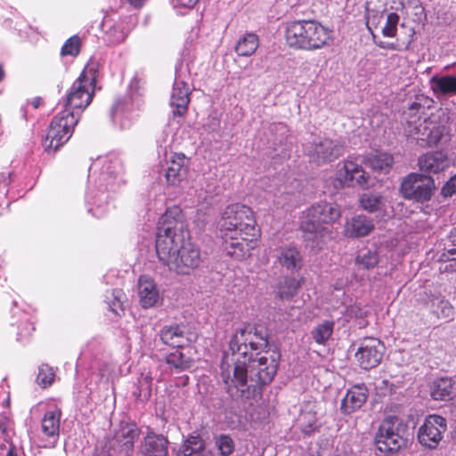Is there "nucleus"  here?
Segmentation results:
<instances>
[{
  "label": "nucleus",
  "instance_id": "1",
  "mask_svg": "<svg viewBox=\"0 0 456 456\" xmlns=\"http://www.w3.org/2000/svg\"><path fill=\"white\" fill-rule=\"evenodd\" d=\"M156 252L159 260L177 274H189L200 265V249L191 241L178 208L167 209L159 218Z\"/></svg>",
  "mask_w": 456,
  "mask_h": 456
},
{
  "label": "nucleus",
  "instance_id": "2",
  "mask_svg": "<svg viewBox=\"0 0 456 456\" xmlns=\"http://www.w3.org/2000/svg\"><path fill=\"white\" fill-rule=\"evenodd\" d=\"M267 346L265 335L255 328L246 326L236 330L229 344L232 365L228 362V355L225 354L220 373L225 389L232 397H244L254 387V378L249 377L247 363L248 347L251 350H264Z\"/></svg>",
  "mask_w": 456,
  "mask_h": 456
},
{
  "label": "nucleus",
  "instance_id": "3",
  "mask_svg": "<svg viewBox=\"0 0 456 456\" xmlns=\"http://www.w3.org/2000/svg\"><path fill=\"white\" fill-rule=\"evenodd\" d=\"M218 226L224 250L234 259H245L256 248L258 230L250 208L239 203L227 206Z\"/></svg>",
  "mask_w": 456,
  "mask_h": 456
},
{
  "label": "nucleus",
  "instance_id": "4",
  "mask_svg": "<svg viewBox=\"0 0 456 456\" xmlns=\"http://www.w3.org/2000/svg\"><path fill=\"white\" fill-rule=\"evenodd\" d=\"M341 216L338 205L321 201L302 211L299 228L307 247L321 250L332 239V231L322 224H332Z\"/></svg>",
  "mask_w": 456,
  "mask_h": 456
},
{
  "label": "nucleus",
  "instance_id": "5",
  "mask_svg": "<svg viewBox=\"0 0 456 456\" xmlns=\"http://www.w3.org/2000/svg\"><path fill=\"white\" fill-rule=\"evenodd\" d=\"M287 45L297 50L315 51L333 42V31L314 20H295L285 32Z\"/></svg>",
  "mask_w": 456,
  "mask_h": 456
},
{
  "label": "nucleus",
  "instance_id": "6",
  "mask_svg": "<svg viewBox=\"0 0 456 456\" xmlns=\"http://www.w3.org/2000/svg\"><path fill=\"white\" fill-rule=\"evenodd\" d=\"M123 173V165L118 158L112 157L102 160L99 188L90 190L87 193V201L92 205L89 211L96 217H102L108 209L110 195L105 190L110 189L115 191L118 187L125 183Z\"/></svg>",
  "mask_w": 456,
  "mask_h": 456
},
{
  "label": "nucleus",
  "instance_id": "7",
  "mask_svg": "<svg viewBox=\"0 0 456 456\" xmlns=\"http://www.w3.org/2000/svg\"><path fill=\"white\" fill-rule=\"evenodd\" d=\"M421 110L422 106L416 102L409 108L405 127L407 136L420 141L421 144L436 145L443 137L444 127L437 126L430 118L420 117L419 112Z\"/></svg>",
  "mask_w": 456,
  "mask_h": 456
},
{
  "label": "nucleus",
  "instance_id": "8",
  "mask_svg": "<svg viewBox=\"0 0 456 456\" xmlns=\"http://www.w3.org/2000/svg\"><path fill=\"white\" fill-rule=\"evenodd\" d=\"M95 71L86 67L72 84L67 94L64 109L74 111L79 118L80 113L90 104L94 93Z\"/></svg>",
  "mask_w": 456,
  "mask_h": 456
},
{
  "label": "nucleus",
  "instance_id": "9",
  "mask_svg": "<svg viewBox=\"0 0 456 456\" xmlns=\"http://www.w3.org/2000/svg\"><path fill=\"white\" fill-rule=\"evenodd\" d=\"M78 118L74 111L64 109L57 114L49 126L43 146L48 152L57 151L70 138Z\"/></svg>",
  "mask_w": 456,
  "mask_h": 456
},
{
  "label": "nucleus",
  "instance_id": "10",
  "mask_svg": "<svg viewBox=\"0 0 456 456\" xmlns=\"http://www.w3.org/2000/svg\"><path fill=\"white\" fill-rule=\"evenodd\" d=\"M257 350H251L248 347L247 355V363L249 377L254 378L252 383L255 390L257 385H265L270 383L278 368L279 354L275 352H265L259 355V353L254 354Z\"/></svg>",
  "mask_w": 456,
  "mask_h": 456
},
{
  "label": "nucleus",
  "instance_id": "11",
  "mask_svg": "<svg viewBox=\"0 0 456 456\" xmlns=\"http://www.w3.org/2000/svg\"><path fill=\"white\" fill-rule=\"evenodd\" d=\"M400 419L394 416L387 417L381 422L374 438L379 452L388 454L398 451L404 444L400 435Z\"/></svg>",
  "mask_w": 456,
  "mask_h": 456
},
{
  "label": "nucleus",
  "instance_id": "12",
  "mask_svg": "<svg viewBox=\"0 0 456 456\" xmlns=\"http://www.w3.org/2000/svg\"><path fill=\"white\" fill-rule=\"evenodd\" d=\"M435 189L434 180L428 175L411 173L401 183L400 191L404 199L425 202L431 199Z\"/></svg>",
  "mask_w": 456,
  "mask_h": 456
},
{
  "label": "nucleus",
  "instance_id": "13",
  "mask_svg": "<svg viewBox=\"0 0 456 456\" xmlns=\"http://www.w3.org/2000/svg\"><path fill=\"white\" fill-rule=\"evenodd\" d=\"M447 430L446 419L437 414L427 416L417 432V439L427 449H436Z\"/></svg>",
  "mask_w": 456,
  "mask_h": 456
},
{
  "label": "nucleus",
  "instance_id": "14",
  "mask_svg": "<svg viewBox=\"0 0 456 456\" xmlns=\"http://www.w3.org/2000/svg\"><path fill=\"white\" fill-rule=\"evenodd\" d=\"M346 144L341 138L322 137L315 140L308 150L311 161L318 165L330 163L342 156Z\"/></svg>",
  "mask_w": 456,
  "mask_h": 456
},
{
  "label": "nucleus",
  "instance_id": "15",
  "mask_svg": "<svg viewBox=\"0 0 456 456\" xmlns=\"http://www.w3.org/2000/svg\"><path fill=\"white\" fill-rule=\"evenodd\" d=\"M336 181L339 186H354L367 188L370 185V176L363 170L361 165L352 158H347L342 164L338 165Z\"/></svg>",
  "mask_w": 456,
  "mask_h": 456
},
{
  "label": "nucleus",
  "instance_id": "16",
  "mask_svg": "<svg viewBox=\"0 0 456 456\" xmlns=\"http://www.w3.org/2000/svg\"><path fill=\"white\" fill-rule=\"evenodd\" d=\"M187 69L181 64L176 68L175 79L170 98V105L175 115H183L190 102V86L186 78Z\"/></svg>",
  "mask_w": 456,
  "mask_h": 456
},
{
  "label": "nucleus",
  "instance_id": "17",
  "mask_svg": "<svg viewBox=\"0 0 456 456\" xmlns=\"http://www.w3.org/2000/svg\"><path fill=\"white\" fill-rule=\"evenodd\" d=\"M384 344L376 338H365L355 353V358L359 365L369 370L377 367L384 355Z\"/></svg>",
  "mask_w": 456,
  "mask_h": 456
},
{
  "label": "nucleus",
  "instance_id": "18",
  "mask_svg": "<svg viewBox=\"0 0 456 456\" xmlns=\"http://www.w3.org/2000/svg\"><path fill=\"white\" fill-rule=\"evenodd\" d=\"M137 294L139 303L144 309L158 306L163 300L156 281L149 275H141L139 277Z\"/></svg>",
  "mask_w": 456,
  "mask_h": 456
},
{
  "label": "nucleus",
  "instance_id": "19",
  "mask_svg": "<svg viewBox=\"0 0 456 456\" xmlns=\"http://www.w3.org/2000/svg\"><path fill=\"white\" fill-rule=\"evenodd\" d=\"M276 263L290 273L298 272L303 266L300 251L293 245H281L273 250Z\"/></svg>",
  "mask_w": 456,
  "mask_h": 456
},
{
  "label": "nucleus",
  "instance_id": "20",
  "mask_svg": "<svg viewBox=\"0 0 456 456\" xmlns=\"http://www.w3.org/2000/svg\"><path fill=\"white\" fill-rule=\"evenodd\" d=\"M369 391L365 385L358 384L349 388L344 396L340 409L345 414H351L359 410L366 402Z\"/></svg>",
  "mask_w": 456,
  "mask_h": 456
},
{
  "label": "nucleus",
  "instance_id": "21",
  "mask_svg": "<svg viewBox=\"0 0 456 456\" xmlns=\"http://www.w3.org/2000/svg\"><path fill=\"white\" fill-rule=\"evenodd\" d=\"M61 412L59 409L48 411L45 413L41 421L42 434L49 439L45 447H53L58 440L60 434Z\"/></svg>",
  "mask_w": 456,
  "mask_h": 456
},
{
  "label": "nucleus",
  "instance_id": "22",
  "mask_svg": "<svg viewBox=\"0 0 456 456\" xmlns=\"http://www.w3.org/2000/svg\"><path fill=\"white\" fill-rule=\"evenodd\" d=\"M168 440L162 435L149 431L140 447L143 456H168Z\"/></svg>",
  "mask_w": 456,
  "mask_h": 456
},
{
  "label": "nucleus",
  "instance_id": "23",
  "mask_svg": "<svg viewBox=\"0 0 456 456\" xmlns=\"http://www.w3.org/2000/svg\"><path fill=\"white\" fill-rule=\"evenodd\" d=\"M419 166L422 171L437 174L450 166V159L443 151L428 152L419 157Z\"/></svg>",
  "mask_w": 456,
  "mask_h": 456
},
{
  "label": "nucleus",
  "instance_id": "24",
  "mask_svg": "<svg viewBox=\"0 0 456 456\" xmlns=\"http://www.w3.org/2000/svg\"><path fill=\"white\" fill-rule=\"evenodd\" d=\"M187 174L185 165V157L183 154L175 153L167 161V167L165 172V178L169 185L175 186L183 181Z\"/></svg>",
  "mask_w": 456,
  "mask_h": 456
},
{
  "label": "nucleus",
  "instance_id": "25",
  "mask_svg": "<svg viewBox=\"0 0 456 456\" xmlns=\"http://www.w3.org/2000/svg\"><path fill=\"white\" fill-rule=\"evenodd\" d=\"M373 229L372 220L364 215H357L346 222L344 233L347 237L359 238L368 235Z\"/></svg>",
  "mask_w": 456,
  "mask_h": 456
},
{
  "label": "nucleus",
  "instance_id": "26",
  "mask_svg": "<svg viewBox=\"0 0 456 456\" xmlns=\"http://www.w3.org/2000/svg\"><path fill=\"white\" fill-rule=\"evenodd\" d=\"M140 430L134 423H121L115 434V441L126 454L134 449V441L139 437Z\"/></svg>",
  "mask_w": 456,
  "mask_h": 456
},
{
  "label": "nucleus",
  "instance_id": "27",
  "mask_svg": "<svg viewBox=\"0 0 456 456\" xmlns=\"http://www.w3.org/2000/svg\"><path fill=\"white\" fill-rule=\"evenodd\" d=\"M159 336L164 344L174 347H182L189 341L185 327L178 324L164 326Z\"/></svg>",
  "mask_w": 456,
  "mask_h": 456
},
{
  "label": "nucleus",
  "instance_id": "28",
  "mask_svg": "<svg viewBox=\"0 0 456 456\" xmlns=\"http://www.w3.org/2000/svg\"><path fill=\"white\" fill-rule=\"evenodd\" d=\"M134 26V18L131 16L115 22L106 32L107 40L113 45L124 42Z\"/></svg>",
  "mask_w": 456,
  "mask_h": 456
},
{
  "label": "nucleus",
  "instance_id": "29",
  "mask_svg": "<svg viewBox=\"0 0 456 456\" xmlns=\"http://www.w3.org/2000/svg\"><path fill=\"white\" fill-rule=\"evenodd\" d=\"M430 84L432 90L437 96L456 95V76L433 77Z\"/></svg>",
  "mask_w": 456,
  "mask_h": 456
},
{
  "label": "nucleus",
  "instance_id": "30",
  "mask_svg": "<svg viewBox=\"0 0 456 456\" xmlns=\"http://www.w3.org/2000/svg\"><path fill=\"white\" fill-rule=\"evenodd\" d=\"M454 383L451 378H438L431 387V396L435 400H448L453 394Z\"/></svg>",
  "mask_w": 456,
  "mask_h": 456
},
{
  "label": "nucleus",
  "instance_id": "31",
  "mask_svg": "<svg viewBox=\"0 0 456 456\" xmlns=\"http://www.w3.org/2000/svg\"><path fill=\"white\" fill-rule=\"evenodd\" d=\"M259 45L258 37L254 33H246L240 37L235 45V52L239 56H251Z\"/></svg>",
  "mask_w": 456,
  "mask_h": 456
},
{
  "label": "nucleus",
  "instance_id": "32",
  "mask_svg": "<svg viewBox=\"0 0 456 456\" xmlns=\"http://www.w3.org/2000/svg\"><path fill=\"white\" fill-rule=\"evenodd\" d=\"M365 164L374 171L387 172L393 164L392 155L375 151L367 156Z\"/></svg>",
  "mask_w": 456,
  "mask_h": 456
},
{
  "label": "nucleus",
  "instance_id": "33",
  "mask_svg": "<svg viewBox=\"0 0 456 456\" xmlns=\"http://www.w3.org/2000/svg\"><path fill=\"white\" fill-rule=\"evenodd\" d=\"M204 441L198 436H191L178 451L177 456H204Z\"/></svg>",
  "mask_w": 456,
  "mask_h": 456
},
{
  "label": "nucleus",
  "instance_id": "34",
  "mask_svg": "<svg viewBox=\"0 0 456 456\" xmlns=\"http://www.w3.org/2000/svg\"><path fill=\"white\" fill-rule=\"evenodd\" d=\"M359 201L361 207L370 213L381 211L386 206L382 196L371 192L363 193Z\"/></svg>",
  "mask_w": 456,
  "mask_h": 456
},
{
  "label": "nucleus",
  "instance_id": "35",
  "mask_svg": "<svg viewBox=\"0 0 456 456\" xmlns=\"http://www.w3.org/2000/svg\"><path fill=\"white\" fill-rule=\"evenodd\" d=\"M334 325L331 320H325L317 324L311 332L313 339L319 345H324L331 337Z\"/></svg>",
  "mask_w": 456,
  "mask_h": 456
},
{
  "label": "nucleus",
  "instance_id": "36",
  "mask_svg": "<svg viewBox=\"0 0 456 456\" xmlns=\"http://www.w3.org/2000/svg\"><path fill=\"white\" fill-rule=\"evenodd\" d=\"M299 288L300 281L295 277H284L279 282L277 293L281 299H289L297 294Z\"/></svg>",
  "mask_w": 456,
  "mask_h": 456
},
{
  "label": "nucleus",
  "instance_id": "37",
  "mask_svg": "<svg viewBox=\"0 0 456 456\" xmlns=\"http://www.w3.org/2000/svg\"><path fill=\"white\" fill-rule=\"evenodd\" d=\"M125 294L121 289L107 290L105 293V303L108 305L109 309L117 315H120L123 312V302Z\"/></svg>",
  "mask_w": 456,
  "mask_h": 456
},
{
  "label": "nucleus",
  "instance_id": "38",
  "mask_svg": "<svg viewBox=\"0 0 456 456\" xmlns=\"http://www.w3.org/2000/svg\"><path fill=\"white\" fill-rule=\"evenodd\" d=\"M152 387V376L150 370H143L137 380V391L134 395L142 397V400H147L151 395Z\"/></svg>",
  "mask_w": 456,
  "mask_h": 456
},
{
  "label": "nucleus",
  "instance_id": "39",
  "mask_svg": "<svg viewBox=\"0 0 456 456\" xmlns=\"http://www.w3.org/2000/svg\"><path fill=\"white\" fill-rule=\"evenodd\" d=\"M166 362L177 371H182L190 367V362L182 352L175 350L166 357Z\"/></svg>",
  "mask_w": 456,
  "mask_h": 456
},
{
  "label": "nucleus",
  "instance_id": "40",
  "mask_svg": "<svg viewBox=\"0 0 456 456\" xmlns=\"http://www.w3.org/2000/svg\"><path fill=\"white\" fill-rule=\"evenodd\" d=\"M378 263L379 256L375 251L363 250L356 257V264L363 269L373 268Z\"/></svg>",
  "mask_w": 456,
  "mask_h": 456
},
{
  "label": "nucleus",
  "instance_id": "41",
  "mask_svg": "<svg viewBox=\"0 0 456 456\" xmlns=\"http://www.w3.org/2000/svg\"><path fill=\"white\" fill-rule=\"evenodd\" d=\"M53 379L54 372L53 369L46 364L41 365L37 377V384L42 387H47L52 385Z\"/></svg>",
  "mask_w": 456,
  "mask_h": 456
},
{
  "label": "nucleus",
  "instance_id": "42",
  "mask_svg": "<svg viewBox=\"0 0 456 456\" xmlns=\"http://www.w3.org/2000/svg\"><path fill=\"white\" fill-rule=\"evenodd\" d=\"M216 445L222 456H230L234 451V443L227 435H221L216 437Z\"/></svg>",
  "mask_w": 456,
  "mask_h": 456
},
{
  "label": "nucleus",
  "instance_id": "43",
  "mask_svg": "<svg viewBox=\"0 0 456 456\" xmlns=\"http://www.w3.org/2000/svg\"><path fill=\"white\" fill-rule=\"evenodd\" d=\"M399 15L395 12H390L387 16V21L382 28V34L387 37H394L396 35Z\"/></svg>",
  "mask_w": 456,
  "mask_h": 456
},
{
  "label": "nucleus",
  "instance_id": "44",
  "mask_svg": "<svg viewBox=\"0 0 456 456\" xmlns=\"http://www.w3.org/2000/svg\"><path fill=\"white\" fill-rule=\"evenodd\" d=\"M433 311L438 318L449 319L453 315V308L450 302L445 299H438L436 304H434Z\"/></svg>",
  "mask_w": 456,
  "mask_h": 456
},
{
  "label": "nucleus",
  "instance_id": "45",
  "mask_svg": "<svg viewBox=\"0 0 456 456\" xmlns=\"http://www.w3.org/2000/svg\"><path fill=\"white\" fill-rule=\"evenodd\" d=\"M80 40L77 36L69 37L62 45L61 54L62 56H77L79 53Z\"/></svg>",
  "mask_w": 456,
  "mask_h": 456
},
{
  "label": "nucleus",
  "instance_id": "46",
  "mask_svg": "<svg viewBox=\"0 0 456 456\" xmlns=\"http://www.w3.org/2000/svg\"><path fill=\"white\" fill-rule=\"evenodd\" d=\"M454 193H456V175L451 177L442 188V194L444 197H451Z\"/></svg>",
  "mask_w": 456,
  "mask_h": 456
},
{
  "label": "nucleus",
  "instance_id": "47",
  "mask_svg": "<svg viewBox=\"0 0 456 456\" xmlns=\"http://www.w3.org/2000/svg\"><path fill=\"white\" fill-rule=\"evenodd\" d=\"M199 0H173L174 4L184 8H192Z\"/></svg>",
  "mask_w": 456,
  "mask_h": 456
},
{
  "label": "nucleus",
  "instance_id": "48",
  "mask_svg": "<svg viewBox=\"0 0 456 456\" xmlns=\"http://www.w3.org/2000/svg\"><path fill=\"white\" fill-rule=\"evenodd\" d=\"M148 0H127L134 8H141Z\"/></svg>",
  "mask_w": 456,
  "mask_h": 456
},
{
  "label": "nucleus",
  "instance_id": "49",
  "mask_svg": "<svg viewBox=\"0 0 456 456\" xmlns=\"http://www.w3.org/2000/svg\"><path fill=\"white\" fill-rule=\"evenodd\" d=\"M41 104V99L40 98H35L31 101V105L35 108V109H37Z\"/></svg>",
  "mask_w": 456,
  "mask_h": 456
},
{
  "label": "nucleus",
  "instance_id": "50",
  "mask_svg": "<svg viewBox=\"0 0 456 456\" xmlns=\"http://www.w3.org/2000/svg\"><path fill=\"white\" fill-rule=\"evenodd\" d=\"M6 456H18L17 452L14 451L13 448H10L7 452Z\"/></svg>",
  "mask_w": 456,
  "mask_h": 456
},
{
  "label": "nucleus",
  "instance_id": "51",
  "mask_svg": "<svg viewBox=\"0 0 456 456\" xmlns=\"http://www.w3.org/2000/svg\"><path fill=\"white\" fill-rule=\"evenodd\" d=\"M119 110V107L118 104H116L113 108V110H112V115L114 116L115 114H117Z\"/></svg>",
  "mask_w": 456,
  "mask_h": 456
},
{
  "label": "nucleus",
  "instance_id": "52",
  "mask_svg": "<svg viewBox=\"0 0 456 456\" xmlns=\"http://www.w3.org/2000/svg\"><path fill=\"white\" fill-rule=\"evenodd\" d=\"M4 77V71L3 69L0 68V81L3 79Z\"/></svg>",
  "mask_w": 456,
  "mask_h": 456
},
{
  "label": "nucleus",
  "instance_id": "53",
  "mask_svg": "<svg viewBox=\"0 0 456 456\" xmlns=\"http://www.w3.org/2000/svg\"><path fill=\"white\" fill-rule=\"evenodd\" d=\"M2 179L4 181L6 180V177L4 174L0 175V180H2Z\"/></svg>",
  "mask_w": 456,
  "mask_h": 456
}]
</instances>
